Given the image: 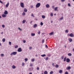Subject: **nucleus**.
Returning a JSON list of instances; mask_svg holds the SVG:
<instances>
[{
	"mask_svg": "<svg viewBox=\"0 0 74 74\" xmlns=\"http://www.w3.org/2000/svg\"><path fill=\"white\" fill-rule=\"evenodd\" d=\"M16 54H17V52L14 51L12 52V53H10V55L11 56H12V55H16Z\"/></svg>",
	"mask_w": 74,
	"mask_h": 74,
	"instance_id": "1",
	"label": "nucleus"
},
{
	"mask_svg": "<svg viewBox=\"0 0 74 74\" xmlns=\"http://www.w3.org/2000/svg\"><path fill=\"white\" fill-rule=\"evenodd\" d=\"M40 5L41 4H40V3H38L36 5V8H38V7H40Z\"/></svg>",
	"mask_w": 74,
	"mask_h": 74,
	"instance_id": "2",
	"label": "nucleus"
},
{
	"mask_svg": "<svg viewBox=\"0 0 74 74\" xmlns=\"http://www.w3.org/2000/svg\"><path fill=\"white\" fill-rule=\"evenodd\" d=\"M20 5L21 7L22 8H24V4L23 3L21 2L20 3Z\"/></svg>",
	"mask_w": 74,
	"mask_h": 74,
	"instance_id": "3",
	"label": "nucleus"
},
{
	"mask_svg": "<svg viewBox=\"0 0 74 74\" xmlns=\"http://www.w3.org/2000/svg\"><path fill=\"white\" fill-rule=\"evenodd\" d=\"M17 51L18 52H22V49H21V48H19L17 50Z\"/></svg>",
	"mask_w": 74,
	"mask_h": 74,
	"instance_id": "4",
	"label": "nucleus"
},
{
	"mask_svg": "<svg viewBox=\"0 0 74 74\" xmlns=\"http://www.w3.org/2000/svg\"><path fill=\"white\" fill-rule=\"evenodd\" d=\"M66 62L67 63H68V62H70V59L67 58L66 59Z\"/></svg>",
	"mask_w": 74,
	"mask_h": 74,
	"instance_id": "5",
	"label": "nucleus"
},
{
	"mask_svg": "<svg viewBox=\"0 0 74 74\" xmlns=\"http://www.w3.org/2000/svg\"><path fill=\"white\" fill-rule=\"evenodd\" d=\"M69 36H70L71 37H74V34H73V33H71L70 34Z\"/></svg>",
	"mask_w": 74,
	"mask_h": 74,
	"instance_id": "6",
	"label": "nucleus"
},
{
	"mask_svg": "<svg viewBox=\"0 0 74 74\" xmlns=\"http://www.w3.org/2000/svg\"><path fill=\"white\" fill-rule=\"evenodd\" d=\"M4 14H5V15H7V14H8V12H7L6 10H5L4 13Z\"/></svg>",
	"mask_w": 74,
	"mask_h": 74,
	"instance_id": "7",
	"label": "nucleus"
},
{
	"mask_svg": "<svg viewBox=\"0 0 74 74\" xmlns=\"http://www.w3.org/2000/svg\"><path fill=\"white\" fill-rule=\"evenodd\" d=\"M3 18H5L7 16V15H5V14H3L2 15Z\"/></svg>",
	"mask_w": 74,
	"mask_h": 74,
	"instance_id": "8",
	"label": "nucleus"
},
{
	"mask_svg": "<svg viewBox=\"0 0 74 74\" xmlns=\"http://www.w3.org/2000/svg\"><path fill=\"white\" fill-rule=\"evenodd\" d=\"M68 40L70 42H72V41H73V39H72L71 38H69L68 39Z\"/></svg>",
	"mask_w": 74,
	"mask_h": 74,
	"instance_id": "9",
	"label": "nucleus"
},
{
	"mask_svg": "<svg viewBox=\"0 0 74 74\" xmlns=\"http://www.w3.org/2000/svg\"><path fill=\"white\" fill-rule=\"evenodd\" d=\"M70 69H71V67L70 66L67 67L66 68V69L67 70H70Z\"/></svg>",
	"mask_w": 74,
	"mask_h": 74,
	"instance_id": "10",
	"label": "nucleus"
},
{
	"mask_svg": "<svg viewBox=\"0 0 74 74\" xmlns=\"http://www.w3.org/2000/svg\"><path fill=\"white\" fill-rule=\"evenodd\" d=\"M10 4V3H9V2H8L7 4L6 5V8H7L8 7V6Z\"/></svg>",
	"mask_w": 74,
	"mask_h": 74,
	"instance_id": "11",
	"label": "nucleus"
},
{
	"mask_svg": "<svg viewBox=\"0 0 74 74\" xmlns=\"http://www.w3.org/2000/svg\"><path fill=\"white\" fill-rule=\"evenodd\" d=\"M66 59H67V57H65L64 58V61L65 62L66 60Z\"/></svg>",
	"mask_w": 74,
	"mask_h": 74,
	"instance_id": "12",
	"label": "nucleus"
},
{
	"mask_svg": "<svg viewBox=\"0 0 74 74\" xmlns=\"http://www.w3.org/2000/svg\"><path fill=\"white\" fill-rule=\"evenodd\" d=\"M46 8H49V4H47L46 5Z\"/></svg>",
	"mask_w": 74,
	"mask_h": 74,
	"instance_id": "13",
	"label": "nucleus"
},
{
	"mask_svg": "<svg viewBox=\"0 0 74 74\" xmlns=\"http://www.w3.org/2000/svg\"><path fill=\"white\" fill-rule=\"evenodd\" d=\"M12 67L13 69H15V68H16V66H15L14 65H13L12 66Z\"/></svg>",
	"mask_w": 74,
	"mask_h": 74,
	"instance_id": "14",
	"label": "nucleus"
},
{
	"mask_svg": "<svg viewBox=\"0 0 74 74\" xmlns=\"http://www.w3.org/2000/svg\"><path fill=\"white\" fill-rule=\"evenodd\" d=\"M31 35L32 36H35V33H32Z\"/></svg>",
	"mask_w": 74,
	"mask_h": 74,
	"instance_id": "15",
	"label": "nucleus"
},
{
	"mask_svg": "<svg viewBox=\"0 0 74 74\" xmlns=\"http://www.w3.org/2000/svg\"><path fill=\"white\" fill-rule=\"evenodd\" d=\"M54 33V32H51L49 34V35H53V34Z\"/></svg>",
	"mask_w": 74,
	"mask_h": 74,
	"instance_id": "16",
	"label": "nucleus"
},
{
	"mask_svg": "<svg viewBox=\"0 0 74 74\" xmlns=\"http://www.w3.org/2000/svg\"><path fill=\"white\" fill-rule=\"evenodd\" d=\"M24 12H27V9L25 8L24 9Z\"/></svg>",
	"mask_w": 74,
	"mask_h": 74,
	"instance_id": "17",
	"label": "nucleus"
},
{
	"mask_svg": "<svg viewBox=\"0 0 74 74\" xmlns=\"http://www.w3.org/2000/svg\"><path fill=\"white\" fill-rule=\"evenodd\" d=\"M68 56H71L72 55V54L71 53H68Z\"/></svg>",
	"mask_w": 74,
	"mask_h": 74,
	"instance_id": "18",
	"label": "nucleus"
},
{
	"mask_svg": "<svg viewBox=\"0 0 74 74\" xmlns=\"http://www.w3.org/2000/svg\"><path fill=\"white\" fill-rule=\"evenodd\" d=\"M37 26V25L36 24L34 25V27H36Z\"/></svg>",
	"mask_w": 74,
	"mask_h": 74,
	"instance_id": "19",
	"label": "nucleus"
},
{
	"mask_svg": "<svg viewBox=\"0 0 74 74\" xmlns=\"http://www.w3.org/2000/svg\"><path fill=\"white\" fill-rule=\"evenodd\" d=\"M63 19V17H62L61 18H60L59 19V21H61V20H62Z\"/></svg>",
	"mask_w": 74,
	"mask_h": 74,
	"instance_id": "20",
	"label": "nucleus"
},
{
	"mask_svg": "<svg viewBox=\"0 0 74 74\" xmlns=\"http://www.w3.org/2000/svg\"><path fill=\"white\" fill-rule=\"evenodd\" d=\"M46 56V55L45 54H43L42 55H41V56H42V57H45V56Z\"/></svg>",
	"mask_w": 74,
	"mask_h": 74,
	"instance_id": "21",
	"label": "nucleus"
},
{
	"mask_svg": "<svg viewBox=\"0 0 74 74\" xmlns=\"http://www.w3.org/2000/svg\"><path fill=\"white\" fill-rule=\"evenodd\" d=\"M44 74H48V72L47 71H45L44 72Z\"/></svg>",
	"mask_w": 74,
	"mask_h": 74,
	"instance_id": "22",
	"label": "nucleus"
},
{
	"mask_svg": "<svg viewBox=\"0 0 74 74\" xmlns=\"http://www.w3.org/2000/svg\"><path fill=\"white\" fill-rule=\"evenodd\" d=\"M42 18H43V19H44L45 18V16L44 15H42Z\"/></svg>",
	"mask_w": 74,
	"mask_h": 74,
	"instance_id": "23",
	"label": "nucleus"
},
{
	"mask_svg": "<svg viewBox=\"0 0 74 74\" xmlns=\"http://www.w3.org/2000/svg\"><path fill=\"white\" fill-rule=\"evenodd\" d=\"M58 7H56L55 8H54V10L55 11H56L58 10Z\"/></svg>",
	"mask_w": 74,
	"mask_h": 74,
	"instance_id": "24",
	"label": "nucleus"
},
{
	"mask_svg": "<svg viewBox=\"0 0 74 74\" xmlns=\"http://www.w3.org/2000/svg\"><path fill=\"white\" fill-rule=\"evenodd\" d=\"M22 22H23V23H25V22H26V20H23V21Z\"/></svg>",
	"mask_w": 74,
	"mask_h": 74,
	"instance_id": "25",
	"label": "nucleus"
},
{
	"mask_svg": "<svg viewBox=\"0 0 74 74\" xmlns=\"http://www.w3.org/2000/svg\"><path fill=\"white\" fill-rule=\"evenodd\" d=\"M63 72V71H62V70H60L59 71V73H61Z\"/></svg>",
	"mask_w": 74,
	"mask_h": 74,
	"instance_id": "26",
	"label": "nucleus"
},
{
	"mask_svg": "<svg viewBox=\"0 0 74 74\" xmlns=\"http://www.w3.org/2000/svg\"><path fill=\"white\" fill-rule=\"evenodd\" d=\"M48 59H49V58H48V57H47L46 58L45 60H46V61H47V60H48Z\"/></svg>",
	"mask_w": 74,
	"mask_h": 74,
	"instance_id": "27",
	"label": "nucleus"
},
{
	"mask_svg": "<svg viewBox=\"0 0 74 74\" xmlns=\"http://www.w3.org/2000/svg\"><path fill=\"white\" fill-rule=\"evenodd\" d=\"M65 32L67 33H69V30H68V29H66L65 30Z\"/></svg>",
	"mask_w": 74,
	"mask_h": 74,
	"instance_id": "28",
	"label": "nucleus"
},
{
	"mask_svg": "<svg viewBox=\"0 0 74 74\" xmlns=\"http://www.w3.org/2000/svg\"><path fill=\"white\" fill-rule=\"evenodd\" d=\"M56 68H58L59 67V65H58V64L56 65Z\"/></svg>",
	"mask_w": 74,
	"mask_h": 74,
	"instance_id": "29",
	"label": "nucleus"
},
{
	"mask_svg": "<svg viewBox=\"0 0 74 74\" xmlns=\"http://www.w3.org/2000/svg\"><path fill=\"white\" fill-rule=\"evenodd\" d=\"M53 73V71H51L50 72V74H52Z\"/></svg>",
	"mask_w": 74,
	"mask_h": 74,
	"instance_id": "30",
	"label": "nucleus"
},
{
	"mask_svg": "<svg viewBox=\"0 0 74 74\" xmlns=\"http://www.w3.org/2000/svg\"><path fill=\"white\" fill-rule=\"evenodd\" d=\"M22 66H25V63L24 62L22 63Z\"/></svg>",
	"mask_w": 74,
	"mask_h": 74,
	"instance_id": "31",
	"label": "nucleus"
},
{
	"mask_svg": "<svg viewBox=\"0 0 74 74\" xmlns=\"http://www.w3.org/2000/svg\"><path fill=\"white\" fill-rule=\"evenodd\" d=\"M5 39L3 38V39L2 41L4 42H5Z\"/></svg>",
	"mask_w": 74,
	"mask_h": 74,
	"instance_id": "32",
	"label": "nucleus"
},
{
	"mask_svg": "<svg viewBox=\"0 0 74 74\" xmlns=\"http://www.w3.org/2000/svg\"><path fill=\"white\" fill-rule=\"evenodd\" d=\"M31 61L32 62H34V58H33L31 60Z\"/></svg>",
	"mask_w": 74,
	"mask_h": 74,
	"instance_id": "33",
	"label": "nucleus"
},
{
	"mask_svg": "<svg viewBox=\"0 0 74 74\" xmlns=\"http://www.w3.org/2000/svg\"><path fill=\"white\" fill-rule=\"evenodd\" d=\"M22 15H25V12H23V13H22Z\"/></svg>",
	"mask_w": 74,
	"mask_h": 74,
	"instance_id": "34",
	"label": "nucleus"
},
{
	"mask_svg": "<svg viewBox=\"0 0 74 74\" xmlns=\"http://www.w3.org/2000/svg\"><path fill=\"white\" fill-rule=\"evenodd\" d=\"M40 25L41 26H42V25H43V23H42V22H41Z\"/></svg>",
	"mask_w": 74,
	"mask_h": 74,
	"instance_id": "35",
	"label": "nucleus"
},
{
	"mask_svg": "<svg viewBox=\"0 0 74 74\" xmlns=\"http://www.w3.org/2000/svg\"><path fill=\"white\" fill-rule=\"evenodd\" d=\"M40 31H39L38 32V34H40Z\"/></svg>",
	"mask_w": 74,
	"mask_h": 74,
	"instance_id": "36",
	"label": "nucleus"
},
{
	"mask_svg": "<svg viewBox=\"0 0 74 74\" xmlns=\"http://www.w3.org/2000/svg\"><path fill=\"white\" fill-rule=\"evenodd\" d=\"M31 16H33V17H34V14H32L31 15Z\"/></svg>",
	"mask_w": 74,
	"mask_h": 74,
	"instance_id": "37",
	"label": "nucleus"
},
{
	"mask_svg": "<svg viewBox=\"0 0 74 74\" xmlns=\"http://www.w3.org/2000/svg\"><path fill=\"white\" fill-rule=\"evenodd\" d=\"M50 16H53V13H51L50 14Z\"/></svg>",
	"mask_w": 74,
	"mask_h": 74,
	"instance_id": "38",
	"label": "nucleus"
},
{
	"mask_svg": "<svg viewBox=\"0 0 74 74\" xmlns=\"http://www.w3.org/2000/svg\"><path fill=\"white\" fill-rule=\"evenodd\" d=\"M65 74H69V73L67 71H66L65 73Z\"/></svg>",
	"mask_w": 74,
	"mask_h": 74,
	"instance_id": "39",
	"label": "nucleus"
},
{
	"mask_svg": "<svg viewBox=\"0 0 74 74\" xmlns=\"http://www.w3.org/2000/svg\"><path fill=\"white\" fill-rule=\"evenodd\" d=\"M33 66V64H32L31 63L30 64V67H32Z\"/></svg>",
	"mask_w": 74,
	"mask_h": 74,
	"instance_id": "40",
	"label": "nucleus"
},
{
	"mask_svg": "<svg viewBox=\"0 0 74 74\" xmlns=\"http://www.w3.org/2000/svg\"><path fill=\"white\" fill-rule=\"evenodd\" d=\"M1 56H4V54H1Z\"/></svg>",
	"mask_w": 74,
	"mask_h": 74,
	"instance_id": "41",
	"label": "nucleus"
},
{
	"mask_svg": "<svg viewBox=\"0 0 74 74\" xmlns=\"http://www.w3.org/2000/svg\"><path fill=\"white\" fill-rule=\"evenodd\" d=\"M18 47V46L16 45L15 47V48H17Z\"/></svg>",
	"mask_w": 74,
	"mask_h": 74,
	"instance_id": "42",
	"label": "nucleus"
},
{
	"mask_svg": "<svg viewBox=\"0 0 74 74\" xmlns=\"http://www.w3.org/2000/svg\"><path fill=\"white\" fill-rule=\"evenodd\" d=\"M2 27H3V28H4V27H5V26L4 25H2Z\"/></svg>",
	"mask_w": 74,
	"mask_h": 74,
	"instance_id": "43",
	"label": "nucleus"
},
{
	"mask_svg": "<svg viewBox=\"0 0 74 74\" xmlns=\"http://www.w3.org/2000/svg\"><path fill=\"white\" fill-rule=\"evenodd\" d=\"M9 45H11V42H9Z\"/></svg>",
	"mask_w": 74,
	"mask_h": 74,
	"instance_id": "44",
	"label": "nucleus"
},
{
	"mask_svg": "<svg viewBox=\"0 0 74 74\" xmlns=\"http://www.w3.org/2000/svg\"><path fill=\"white\" fill-rule=\"evenodd\" d=\"M64 58V56H62L61 59H63Z\"/></svg>",
	"mask_w": 74,
	"mask_h": 74,
	"instance_id": "45",
	"label": "nucleus"
},
{
	"mask_svg": "<svg viewBox=\"0 0 74 74\" xmlns=\"http://www.w3.org/2000/svg\"><path fill=\"white\" fill-rule=\"evenodd\" d=\"M28 59H27V58H26L25 59V61H27V60Z\"/></svg>",
	"mask_w": 74,
	"mask_h": 74,
	"instance_id": "46",
	"label": "nucleus"
},
{
	"mask_svg": "<svg viewBox=\"0 0 74 74\" xmlns=\"http://www.w3.org/2000/svg\"><path fill=\"white\" fill-rule=\"evenodd\" d=\"M68 5L69 7H70V6H71V5H70V3H68Z\"/></svg>",
	"mask_w": 74,
	"mask_h": 74,
	"instance_id": "47",
	"label": "nucleus"
},
{
	"mask_svg": "<svg viewBox=\"0 0 74 74\" xmlns=\"http://www.w3.org/2000/svg\"><path fill=\"white\" fill-rule=\"evenodd\" d=\"M52 8H53V9H54V8H55V6H52Z\"/></svg>",
	"mask_w": 74,
	"mask_h": 74,
	"instance_id": "48",
	"label": "nucleus"
},
{
	"mask_svg": "<svg viewBox=\"0 0 74 74\" xmlns=\"http://www.w3.org/2000/svg\"><path fill=\"white\" fill-rule=\"evenodd\" d=\"M44 40H42V43H44Z\"/></svg>",
	"mask_w": 74,
	"mask_h": 74,
	"instance_id": "49",
	"label": "nucleus"
},
{
	"mask_svg": "<svg viewBox=\"0 0 74 74\" xmlns=\"http://www.w3.org/2000/svg\"><path fill=\"white\" fill-rule=\"evenodd\" d=\"M39 68L38 67H37V70H39Z\"/></svg>",
	"mask_w": 74,
	"mask_h": 74,
	"instance_id": "50",
	"label": "nucleus"
},
{
	"mask_svg": "<svg viewBox=\"0 0 74 74\" xmlns=\"http://www.w3.org/2000/svg\"><path fill=\"white\" fill-rule=\"evenodd\" d=\"M18 29H19V30H22V29H21V28H19V27L18 28Z\"/></svg>",
	"mask_w": 74,
	"mask_h": 74,
	"instance_id": "51",
	"label": "nucleus"
},
{
	"mask_svg": "<svg viewBox=\"0 0 74 74\" xmlns=\"http://www.w3.org/2000/svg\"><path fill=\"white\" fill-rule=\"evenodd\" d=\"M0 3H1L2 4H3V3L2 2V1H1V0H0Z\"/></svg>",
	"mask_w": 74,
	"mask_h": 74,
	"instance_id": "52",
	"label": "nucleus"
},
{
	"mask_svg": "<svg viewBox=\"0 0 74 74\" xmlns=\"http://www.w3.org/2000/svg\"><path fill=\"white\" fill-rule=\"evenodd\" d=\"M23 42H24V43H25V42H26V40H23Z\"/></svg>",
	"mask_w": 74,
	"mask_h": 74,
	"instance_id": "53",
	"label": "nucleus"
},
{
	"mask_svg": "<svg viewBox=\"0 0 74 74\" xmlns=\"http://www.w3.org/2000/svg\"><path fill=\"white\" fill-rule=\"evenodd\" d=\"M32 47H29V49H32Z\"/></svg>",
	"mask_w": 74,
	"mask_h": 74,
	"instance_id": "54",
	"label": "nucleus"
},
{
	"mask_svg": "<svg viewBox=\"0 0 74 74\" xmlns=\"http://www.w3.org/2000/svg\"><path fill=\"white\" fill-rule=\"evenodd\" d=\"M61 1L63 2V1H65V0H61Z\"/></svg>",
	"mask_w": 74,
	"mask_h": 74,
	"instance_id": "55",
	"label": "nucleus"
},
{
	"mask_svg": "<svg viewBox=\"0 0 74 74\" xmlns=\"http://www.w3.org/2000/svg\"><path fill=\"white\" fill-rule=\"evenodd\" d=\"M45 47H46V48H48V46H47V45H45Z\"/></svg>",
	"mask_w": 74,
	"mask_h": 74,
	"instance_id": "56",
	"label": "nucleus"
},
{
	"mask_svg": "<svg viewBox=\"0 0 74 74\" xmlns=\"http://www.w3.org/2000/svg\"><path fill=\"white\" fill-rule=\"evenodd\" d=\"M52 66H54V63H53L52 64Z\"/></svg>",
	"mask_w": 74,
	"mask_h": 74,
	"instance_id": "57",
	"label": "nucleus"
},
{
	"mask_svg": "<svg viewBox=\"0 0 74 74\" xmlns=\"http://www.w3.org/2000/svg\"><path fill=\"white\" fill-rule=\"evenodd\" d=\"M29 74H32V73H30Z\"/></svg>",
	"mask_w": 74,
	"mask_h": 74,
	"instance_id": "58",
	"label": "nucleus"
},
{
	"mask_svg": "<svg viewBox=\"0 0 74 74\" xmlns=\"http://www.w3.org/2000/svg\"><path fill=\"white\" fill-rule=\"evenodd\" d=\"M3 33H4L3 32H2L1 33V34H3Z\"/></svg>",
	"mask_w": 74,
	"mask_h": 74,
	"instance_id": "59",
	"label": "nucleus"
},
{
	"mask_svg": "<svg viewBox=\"0 0 74 74\" xmlns=\"http://www.w3.org/2000/svg\"><path fill=\"white\" fill-rule=\"evenodd\" d=\"M1 18V16H0V18Z\"/></svg>",
	"mask_w": 74,
	"mask_h": 74,
	"instance_id": "60",
	"label": "nucleus"
},
{
	"mask_svg": "<svg viewBox=\"0 0 74 74\" xmlns=\"http://www.w3.org/2000/svg\"><path fill=\"white\" fill-rule=\"evenodd\" d=\"M33 7V6H32L31 8H32Z\"/></svg>",
	"mask_w": 74,
	"mask_h": 74,
	"instance_id": "61",
	"label": "nucleus"
},
{
	"mask_svg": "<svg viewBox=\"0 0 74 74\" xmlns=\"http://www.w3.org/2000/svg\"><path fill=\"white\" fill-rule=\"evenodd\" d=\"M1 43H0V46H1Z\"/></svg>",
	"mask_w": 74,
	"mask_h": 74,
	"instance_id": "62",
	"label": "nucleus"
},
{
	"mask_svg": "<svg viewBox=\"0 0 74 74\" xmlns=\"http://www.w3.org/2000/svg\"><path fill=\"white\" fill-rule=\"evenodd\" d=\"M73 51L74 52V48H73Z\"/></svg>",
	"mask_w": 74,
	"mask_h": 74,
	"instance_id": "63",
	"label": "nucleus"
},
{
	"mask_svg": "<svg viewBox=\"0 0 74 74\" xmlns=\"http://www.w3.org/2000/svg\"><path fill=\"white\" fill-rule=\"evenodd\" d=\"M36 56H37V55H36Z\"/></svg>",
	"mask_w": 74,
	"mask_h": 74,
	"instance_id": "64",
	"label": "nucleus"
}]
</instances>
